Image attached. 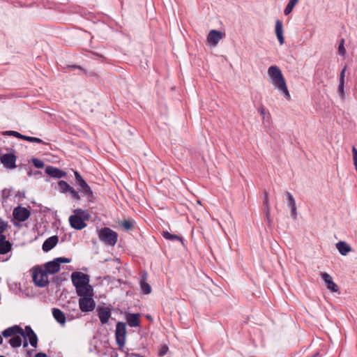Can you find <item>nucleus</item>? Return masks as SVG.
<instances>
[{
  "label": "nucleus",
  "instance_id": "f257e3e1",
  "mask_svg": "<svg viewBox=\"0 0 357 357\" xmlns=\"http://www.w3.org/2000/svg\"><path fill=\"white\" fill-rule=\"evenodd\" d=\"M71 259L66 257H57L52 261L46 262L43 268L39 266L32 268V278L36 286L45 287L50 283L48 275H53L58 273L61 269V264L70 263Z\"/></svg>",
  "mask_w": 357,
  "mask_h": 357
},
{
  "label": "nucleus",
  "instance_id": "f03ea898",
  "mask_svg": "<svg viewBox=\"0 0 357 357\" xmlns=\"http://www.w3.org/2000/svg\"><path fill=\"white\" fill-rule=\"evenodd\" d=\"M268 74L272 79L271 82L273 86L278 89L287 100H289L290 94L280 69L276 66H271L268 69Z\"/></svg>",
  "mask_w": 357,
  "mask_h": 357
},
{
  "label": "nucleus",
  "instance_id": "7ed1b4c3",
  "mask_svg": "<svg viewBox=\"0 0 357 357\" xmlns=\"http://www.w3.org/2000/svg\"><path fill=\"white\" fill-rule=\"evenodd\" d=\"M74 214L69 217V223L71 227L77 230H81L86 227L85 221L89 220L91 215L87 210L77 208L74 210Z\"/></svg>",
  "mask_w": 357,
  "mask_h": 357
},
{
  "label": "nucleus",
  "instance_id": "20e7f679",
  "mask_svg": "<svg viewBox=\"0 0 357 357\" xmlns=\"http://www.w3.org/2000/svg\"><path fill=\"white\" fill-rule=\"evenodd\" d=\"M35 333L30 326H26L24 330L19 325H14L2 331V335L8 338L13 335H20L22 337H27Z\"/></svg>",
  "mask_w": 357,
  "mask_h": 357
},
{
  "label": "nucleus",
  "instance_id": "39448f33",
  "mask_svg": "<svg viewBox=\"0 0 357 357\" xmlns=\"http://www.w3.org/2000/svg\"><path fill=\"white\" fill-rule=\"evenodd\" d=\"M99 238L106 245L113 246L117 242L118 234L110 228L104 227L99 232Z\"/></svg>",
  "mask_w": 357,
  "mask_h": 357
},
{
  "label": "nucleus",
  "instance_id": "423d86ee",
  "mask_svg": "<svg viewBox=\"0 0 357 357\" xmlns=\"http://www.w3.org/2000/svg\"><path fill=\"white\" fill-rule=\"evenodd\" d=\"M126 324L119 321L116 325L115 338L119 349H123L126 340Z\"/></svg>",
  "mask_w": 357,
  "mask_h": 357
},
{
  "label": "nucleus",
  "instance_id": "0eeeda50",
  "mask_svg": "<svg viewBox=\"0 0 357 357\" xmlns=\"http://www.w3.org/2000/svg\"><path fill=\"white\" fill-rule=\"evenodd\" d=\"M75 183L80 188V190L84 195L89 198L93 197V193L90 186L87 184L85 180L82 178L80 174L77 171H74Z\"/></svg>",
  "mask_w": 357,
  "mask_h": 357
},
{
  "label": "nucleus",
  "instance_id": "6e6552de",
  "mask_svg": "<svg viewBox=\"0 0 357 357\" xmlns=\"http://www.w3.org/2000/svg\"><path fill=\"white\" fill-rule=\"evenodd\" d=\"M79 307L82 312L93 311L96 307V302L93 296H83L79 298Z\"/></svg>",
  "mask_w": 357,
  "mask_h": 357
},
{
  "label": "nucleus",
  "instance_id": "1a4fd4ad",
  "mask_svg": "<svg viewBox=\"0 0 357 357\" xmlns=\"http://www.w3.org/2000/svg\"><path fill=\"white\" fill-rule=\"evenodd\" d=\"M71 279L76 289L89 283V276L81 272H73L71 275Z\"/></svg>",
  "mask_w": 357,
  "mask_h": 357
},
{
  "label": "nucleus",
  "instance_id": "9d476101",
  "mask_svg": "<svg viewBox=\"0 0 357 357\" xmlns=\"http://www.w3.org/2000/svg\"><path fill=\"white\" fill-rule=\"evenodd\" d=\"M13 214L15 220L24 222L29 218L31 212L26 208L17 206L14 208Z\"/></svg>",
  "mask_w": 357,
  "mask_h": 357
},
{
  "label": "nucleus",
  "instance_id": "9b49d317",
  "mask_svg": "<svg viewBox=\"0 0 357 357\" xmlns=\"http://www.w3.org/2000/svg\"><path fill=\"white\" fill-rule=\"evenodd\" d=\"M0 161L7 169H13L16 167V156L13 153L2 155L0 158Z\"/></svg>",
  "mask_w": 357,
  "mask_h": 357
},
{
  "label": "nucleus",
  "instance_id": "f8f14e48",
  "mask_svg": "<svg viewBox=\"0 0 357 357\" xmlns=\"http://www.w3.org/2000/svg\"><path fill=\"white\" fill-rule=\"evenodd\" d=\"M97 312L101 324H107L111 317L110 309L107 307H98L97 308Z\"/></svg>",
  "mask_w": 357,
  "mask_h": 357
},
{
  "label": "nucleus",
  "instance_id": "ddd939ff",
  "mask_svg": "<svg viewBox=\"0 0 357 357\" xmlns=\"http://www.w3.org/2000/svg\"><path fill=\"white\" fill-rule=\"evenodd\" d=\"M45 173L55 178H61L66 176V172L52 166H47L45 168Z\"/></svg>",
  "mask_w": 357,
  "mask_h": 357
},
{
  "label": "nucleus",
  "instance_id": "4468645a",
  "mask_svg": "<svg viewBox=\"0 0 357 357\" xmlns=\"http://www.w3.org/2000/svg\"><path fill=\"white\" fill-rule=\"evenodd\" d=\"M12 249V243L6 240V236L3 234H0V254L5 255Z\"/></svg>",
  "mask_w": 357,
  "mask_h": 357
},
{
  "label": "nucleus",
  "instance_id": "2eb2a0df",
  "mask_svg": "<svg viewBox=\"0 0 357 357\" xmlns=\"http://www.w3.org/2000/svg\"><path fill=\"white\" fill-rule=\"evenodd\" d=\"M222 37L223 33L222 32L213 29L209 31L207 36V40L210 44L216 45Z\"/></svg>",
  "mask_w": 357,
  "mask_h": 357
},
{
  "label": "nucleus",
  "instance_id": "dca6fc26",
  "mask_svg": "<svg viewBox=\"0 0 357 357\" xmlns=\"http://www.w3.org/2000/svg\"><path fill=\"white\" fill-rule=\"evenodd\" d=\"M321 278L325 282L327 288L331 290L332 292H337L338 287L337 285L333 281L331 276L327 273H321Z\"/></svg>",
  "mask_w": 357,
  "mask_h": 357
},
{
  "label": "nucleus",
  "instance_id": "f3484780",
  "mask_svg": "<svg viewBox=\"0 0 357 357\" xmlns=\"http://www.w3.org/2000/svg\"><path fill=\"white\" fill-rule=\"evenodd\" d=\"M76 293L77 296L79 297L83 296H93V287L89 284V283H87V284L82 285V287H79L76 289Z\"/></svg>",
  "mask_w": 357,
  "mask_h": 357
},
{
  "label": "nucleus",
  "instance_id": "a211bd4d",
  "mask_svg": "<svg viewBox=\"0 0 357 357\" xmlns=\"http://www.w3.org/2000/svg\"><path fill=\"white\" fill-rule=\"evenodd\" d=\"M126 321L130 327H137L140 325V315L138 313H128L126 314Z\"/></svg>",
  "mask_w": 357,
  "mask_h": 357
},
{
  "label": "nucleus",
  "instance_id": "6ab92c4d",
  "mask_svg": "<svg viewBox=\"0 0 357 357\" xmlns=\"http://www.w3.org/2000/svg\"><path fill=\"white\" fill-rule=\"evenodd\" d=\"M59 237L57 236H52L47 238L43 244V250L45 252L51 250L58 243Z\"/></svg>",
  "mask_w": 357,
  "mask_h": 357
},
{
  "label": "nucleus",
  "instance_id": "aec40b11",
  "mask_svg": "<svg viewBox=\"0 0 357 357\" xmlns=\"http://www.w3.org/2000/svg\"><path fill=\"white\" fill-rule=\"evenodd\" d=\"M275 31L280 44L283 45L284 42V38L283 36V24L282 22L279 20H276L275 22Z\"/></svg>",
  "mask_w": 357,
  "mask_h": 357
},
{
  "label": "nucleus",
  "instance_id": "412c9836",
  "mask_svg": "<svg viewBox=\"0 0 357 357\" xmlns=\"http://www.w3.org/2000/svg\"><path fill=\"white\" fill-rule=\"evenodd\" d=\"M146 280H147V273L146 272H144L142 275V279L140 281V287H141L142 292L144 294H149L151 292V287L146 282Z\"/></svg>",
  "mask_w": 357,
  "mask_h": 357
},
{
  "label": "nucleus",
  "instance_id": "4be33fe9",
  "mask_svg": "<svg viewBox=\"0 0 357 357\" xmlns=\"http://www.w3.org/2000/svg\"><path fill=\"white\" fill-rule=\"evenodd\" d=\"M52 314L56 321L61 325H64L66 321L64 313L59 308L52 309Z\"/></svg>",
  "mask_w": 357,
  "mask_h": 357
},
{
  "label": "nucleus",
  "instance_id": "5701e85b",
  "mask_svg": "<svg viewBox=\"0 0 357 357\" xmlns=\"http://www.w3.org/2000/svg\"><path fill=\"white\" fill-rule=\"evenodd\" d=\"M336 248L342 255H347L351 250L350 245L344 241H339Z\"/></svg>",
  "mask_w": 357,
  "mask_h": 357
},
{
  "label": "nucleus",
  "instance_id": "b1692460",
  "mask_svg": "<svg viewBox=\"0 0 357 357\" xmlns=\"http://www.w3.org/2000/svg\"><path fill=\"white\" fill-rule=\"evenodd\" d=\"M10 339L8 341V343L13 348H17L22 345V340L20 335H13L10 337Z\"/></svg>",
  "mask_w": 357,
  "mask_h": 357
},
{
  "label": "nucleus",
  "instance_id": "393cba45",
  "mask_svg": "<svg viewBox=\"0 0 357 357\" xmlns=\"http://www.w3.org/2000/svg\"><path fill=\"white\" fill-rule=\"evenodd\" d=\"M162 236L166 240L171 241H178L181 243L182 245H183V237H181L178 235L172 234L167 231H163L162 233Z\"/></svg>",
  "mask_w": 357,
  "mask_h": 357
},
{
  "label": "nucleus",
  "instance_id": "a878e982",
  "mask_svg": "<svg viewBox=\"0 0 357 357\" xmlns=\"http://www.w3.org/2000/svg\"><path fill=\"white\" fill-rule=\"evenodd\" d=\"M59 190L61 193H66L71 190V186L65 181H59L58 182Z\"/></svg>",
  "mask_w": 357,
  "mask_h": 357
},
{
  "label": "nucleus",
  "instance_id": "bb28decb",
  "mask_svg": "<svg viewBox=\"0 0 357 357\" xmlns=\"http://www.w3.org/2000/svg\"><path fill=\"white\" fill-rule=\"evenodd\" d=\"M263 202L265 207L266 216L269 220L271 207L268 200V194L266 192L264 193Z\"/></svg>",
  "mask_w": 357,
  "mask_h": 357
},
{
  "label": "nucleus",
  "instance_id": "cd10ccee",
  "mask_svg": "<svg viewBox=\"0 0 357 357\" xmlns=\"http://www.w3.org/2000/svg\"><path fill=\"white\" fill-rule=\"evenodd\" d=\"M298 1V0H289L284 10V14L285 15H289L292 11L294 7L296 6Z\"/></svg>",
  "mask_w": 357,
  "mask_h": 357
},
{
  "label": "nucleus",
  "instance_id": "c85d7f7f",
  "mask_svg": "<svg viewBox=\"0 0 357 357\" xmlns=\"http://www.w3.org/2000/svg\"><path fill=\"white\" fill-rule=\"evenodd\" d=\"M27 339L29 340V342L31 347L34 348L37 347L38 339L36 333H33V334L29 335Z\"/></svg>",
  "mask_w": 357,
  "mask_h": 357
},
{
  "label": "nucleus",
  "instance_id": "c756f323",
  "mask_svg": "<svg viewBox=\"0 0 357 357\" xmlns=\"http://www.w3.org/2000/svg\"><path fill=\"white\" fill-rule=\"evenodd\" d=\"M121 225L126 230H130L133 227V222L130 220H124L121 222Z\"/></svg>",
  "mask_w": 357,
  "mask_h": 357
},
{
  "label": "nucleus",
  "instance_id": "7c9ffc66",
  "mask_svg": "<svg viewBox=\"0 0 357 357\" xmlns=\"http://www.w3.org/2000/svg\"><path fill=\"white\" fill-rule=\"evenodd\" d=\"M344 82H339L337 91H338L339 95L342 99L344 98Z\"/></svg>",
  "mask_w": 357,
  "mask_h": 357
},
{
  "label": "nucleus",
  "instance_id": "2f4dec72",
  "mask_svg": "<svg viewBox=\"0 0 357 357\" xmlns=\"http://www.w3.org/2000/svg\"><path fill=\"white\" fill-rule=\"evenodd\" d=\"M286 196H287V200H288V206H289V207H291L292 206H295L296 205V202H295V199L293 197L292 195L290 192H287L286 193Z\"/></svg>",
  "mask_w": 357,
  "mask_h": 357
},
{
  "label": "nucleus",
  "instance_id": "473e14b6",
  "mask_svg": "<svg viewBox=\"0 0 357 357\" xmlns=\"http://www.w3.org/2000/svg\"><path fill=\"white\" fill-rule=\"evenodd\" d=\"M11 192H12V189L10 188H4L3 190H2V199L3 200H7L9 197L10 196V194H11Z\"/></svg>",
  "mask_w": 357,
  "mask_h": 357
},
{
  "label": "nucleus",
  "instance_id": "72a5a7b5",
  "mask_svg": "<svg viewBox=\"0 0 357 357\" xmlns=\"http://www.w3.org/2000/svg\"><path fill=\"white\" fill-rule=\"evenodd\" d=\"M32 162H33V165L37 168H43L45 165L44 162L38 158H33Z\"/></svg>",
  "mask_w": 357,
  "mask_h": 357
},
{
  "label": "nucleus",
  "instance_id": "f704fd0d",
  "mask_svg": "<svg viewBox=\"0 0 357 357\" xmlns=\"http://www.w3.org/2000/svg\"><path fill=\"white\" fill-rule=\"evenodd\" d=\"M8 222L0 218V234H3L8 228Z\"/></svg>",
  "mask_w": 357,
  "mask_h": 357
},
{
  "label": "nucleus",
  "instance_id": "c9c22d12",
  "mask_svg": "<svg viewBox=\"0 0 357 357\" xmlns=\"http://www.w3.org/2000/svg\"><path fill=\"white\" fill-rule=\"evenodd\" d=\"M344 40L342 39L338 46V52L342 56H344L346 53V50L344 48Z\"/></svg>",
  "mask_w": 357,
  "mask_h": 357
},
{
  "label": "nucleus",
  "instance_id": "e433bc0d",
  "mask_svg": "<svg viewBox=\"0 0 357 357\" xmlns=\"http://www.w3.org/2000/svg\"><path fill=\"white\" fill-rule=\"evenodd\" d=\"M168 347L165 344H162L158 350V354L160 356H164L168 351Z\"/></svg>",
  "mask_w": 357,
  "mask_h": 357
},
{
  "label": "nucleus",
  "instance_id": "4c0bfd02",
  "mask_svg": "<svg viewBox=\"0 0 357 357\" xmlns=\"http://www.w3.org/2000/svg\"><path fill=\"white\" fill-rule=\"evenodd\" d=\"M26 141L30 142H36V143H39V144H45V142L41 139L38 138V137H29V136H28Z\"/></svg>",
  "mask_w": 357,
  "mask_h": 357
},
{
  "label": "nucleus",
  "instance_id": "58836bf2",
  "mask_svg": "<svg viewBox=\"0 0 357 357\" xmlns=\"http://www.w3.org/2000/svg\"><path fill=\"white\" fill-rule=\"evenodd\" d=\"M69 192L72 195V197L76 199L79 200L80 199V195H79V192L76 191L73 187L71 188V190H69Z\"/></svg>",
  "mask_w": 357,
  "mask_h": 357
},
{
  "label": "nucleus",
  "instance_id": "ea45409f",
  "mask_svg": "<svg viewBox=\"0 0 357 357\" xmlns=\"http://www.w3.org/2000/svg\"><path fill=\"white\" fill-rule=\"evenodd\" d=\"M353 160L355 168L357 169V149L355 146L352 147Z\"/></svg>",
  "mask_w": 357,
  "mask_h": 357
},
{
  "label": "nucleus",
  "instance_id": "a19ab883",
  "mask_svg": "<svg viewBox=\"0 0 357 357\" xmlns=\"http://www.w3.org/2000/svg\"><path fill=\"white\" fill-rule=\"evenodd\" d=\"M19 132L14 130H7L3 132V135L13 136L17 137Z\"/></svg>",
  "mask_w": 357,
  "mask_h": 357
},
{
  "label": "nucleus",
  "instance_id": "79ce46f5",
  "mask_svg": "<svg viewBox=\"0 0 357 357\" xmlns=\"http://www.w3.org/2000/svg\"><path fill=\"white\" fill-rule=\"evenodd\" d=\"M63 280V279L62 278L61 275H56V276L54 277L52 280V282H54L56 285H59L60 284V282H61Z\"/></svg>",
  "mask_w": 357,
  "mask_h": 357
},
{
  "label": "nucleus",
  "instance_id": "37998d69",
  "mask_svg": "<svg viewBox=\"0 0 357 357\" xmlns=\"http://www.w3.org/2000/svg\"><path fill=\"white\" fill-rule=\"evenodd\" d=\"M258 110H259L260 114L262 116L263 121H265L266 114V109H265L264 107V106L259 107Z\"/></svg>",
  "mask_w": 357,
  "mask_h": 357
},
{
  "label": "nucleus",
  "instance_id": "c03bdc74",
  "mask_svg": "<svg viewBox=\"0 0 357 357\" xmlns=\"http://www.w3.org/2000/svg\"><path fill=\"white\" fill-rule=\"evenodd\" d=\"M347 69V66L344 67V68L341 70L340 74V80L339 82H344V77H345V71Z\"/></svg>",
  "mask_w": 357,
  "mask_h": 357
},
{
  "label": "nucleus",
  "instance_id": "a18cd8bd",
  "mask_svg": "<svg viewBox=\"0 0 357 357\" xmlns=\"http://www.w3.org/2000/svg\"><path fill=\"white\" fill-rule=\"evenodd\" d=\"M291 208V216L296 219L297 216V212H296V206H292Z\"/></svg>",
  "mask_w": 357,
  "mask_h": 357
},
{
  "label": "nucleus",
  "instance_id": "49530a36",
  "mask_svg": "<svg viewBox=\"0 0 357 357\" xmlns=\"http://www.w3.org/2000/svg\"><path fill=\"white\" fill-rule=\"evenodd\" d=\"M68 68H71V69H79V70H82L84 74L86 73L85 70L83 68H82V67H80L79 66H75V65H74V66H69Z\"/></svg>",
  "mask_w": 357,
  "mask_h": 357
},
{
  "label": "nucleus",
  "instance_id": "de8ad7c7",
  "mask_svg": "<svg viewBox=\"0 0 357 357\" xmlns=\"http://www.w3.org/2000/svg\"><path fill=\"white\" fill-rule=\"evenodd\" d=\"M24 340L22 341V344L23 345L24 348H26L29 345V341L27 340V337H23Z\"/></svg>",
  "mask_w": 357,
  "mask_h": 357
},
{
  "label": "nucleus",
  "instance_id": "09e8293b",
  "mask_svg": "<svg viewBox=\"0 0 357 357\" xmlns=\"http://www.w3.org/2000/svg\"><path fill=\"white\" fill-rule=\"evenodd\" d=\"M270 121H271V114L269 113H268V114L266 115V120H265V121H263V123L264 124L269 123Z\"/></svg>",
  "mask_w": 357,
  "mask_h": 357
},
{
  "label": "nucleus",
  "instance_id": "8fccbe9b",
  "mask_svg": "<svg viewBox=\"0 0 357 357\" xmlns=\"http://www.w3.org/2000/svg\"><path fill=\"white\" fill-rule=\"evenodd\" d=\"M34 357H47V355L43 352H39L36 354Z\"/></svg>",
  "mask_w": 357,
  "mask_h": 357
},
{
  "label": "nucleus",
  "instance_id": "3c124183",
  "mask_svg": "<svg viewBox=\"0 0 357 357\" xmlns=\"http://www.w3.org/2000/svg\"><path fill=\"white\" fill-rule=\"evenodd\" d=\"M27 137L28 136L22 135L21 133L19 132L17 138L22 139H24V140L26 141L27 140Z\"/></svg>",
  "mask_w": 357,
  "mask_h": 357
},
{
  "label": "nucleus",
  "instance_id": "603ef678",
  "mask_svg": "<svg viewBox=\"0 0 357 357\" xmlns=\"http://www.w3.org/2000/svg\"><path fill=\"white\" fill-rule=\"evenodd\" d=\"M27 137L28 136L22 135L21 133L19 132L17 138L22 139H24V140L26 141L27 140Z\"/></svg>",
  "mask_w": 357,
  "mask_h": 357
},
{
  "label": "nucleus",
  "instance_id": "864d4df0",
  "mask_svg": "<svg viewBox=\"0 0 357 357\" xmlns=\"http://www.w3.org/2000/svg\"><path fill=\"white\" fill-rule=\"evenodd\" d=\"M26 357H32V351L26 350L25 351Z\"/></svg>",
  "mask_w": 357,
  "mask_h": 357
},
{
  "label": "nucleus",
  "instance_id": "5fc2aeb1",
  "mask_svg": "<svg viewBox=\"0 0 357 357\" xmlns=\"http://www.w3.org/2000/svg\"><path fill=\"white\" fill-rule=\"evenodd\" d=\"M17 195L20 197H24L25 193H24V192L18 191Z\"/></svg>",
  "mask_w": 357,
  "mask_h": 357
},
{
  "label": "nucleus",
  "instance_id": "6e6d98bb",
  "mask_svg": "<svg viewBox=\"0 0 357 357\" xmlns=\"http://www.w3.org/2000/svg\"><path fill=\"white\" fill-rule=\"evenodd\" d=\"M130 356H135V357H140L141 356L139 354H128Z\"/></svg>",
  "mask_w": 357,
  "mask_h": 357
},
{
  "label": "nucleus",
  "instance_id": "4d7b16f0",
  "mask_svg": "<svg viewBox=\"0 0 357 357\" xmlns=\"http://www.w3.org/2000/svg\"><path fill=\"white\" fill-rule=\"evenodd\" d=\"M3 337H4L2 335V334L0 335V344H3Z\"/></svg>",
  "mask_w": 357,
  "mask_h": 357
},
{
  "label": "nucleus",
  "instance_id": "13d9d810",
  "mask_svg": "<svg viewBox=\"0 0 357 357\" xmlns=\"http://www.w3.org/2000/svg\"><path fill=\"white\" fill-rule=\"evenodd\" d=\"M319 354V353H316L312 357H317V356Z\"/></svg>",
  "mask_w": 357,
  "mask_h": 357
}]
</instances>
